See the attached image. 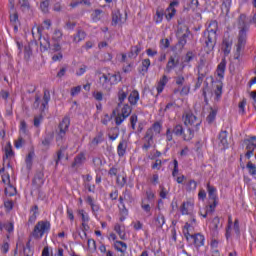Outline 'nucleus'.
<instances>
[{
    "label": "nucleus",
    "instance_id": "nucleus-1",
    "mask_svg": "<svg viewBox=\"0 0 256 256\" xmlns=\"http://www.w3.org/2000/svg\"><path fill=\"white\" fill-rule=\"evenodd\" d=\"M238 27L240 29L238 36V43L236 46V52L234 53V59L239 60L241 57V51L245 49L247 45V32L249 31V23H247V15L241 14L238 18Z\"/></svg>",
    "mask_w": 256,
    "mask_h": 256
},
{
    "label": "nucleus",
    "instance_id": "nucleus-2",
    "mask_svg": "<svg viewBox=\"0 0 256 256\" xmlns=\"http://www.w3.org/2000/svg\"><path fill=\"white\" fill-rule=\"evenodd\" d=\"M217 31H219V24L217 20H212L203 33L204 48L207 53H211L217 45Z\"/></svg>",
    "mask_w": 256,
    "mask_h": 256
},
{
    "label": "nucleus",
    "instance_id": "nucleus-3",
    "mask_svg": "<svg viewBox=\"0 0 256 256\" xmlns=\"http://www.w3.org/2000/svg\"><path fill=\"white\" fill-rule=\"evenodd\" d=\"M184 125L187 126V133L184 134L185 141H191L195 137V132L199 131V126L201 125V120L197 118L192 112H187L183 115Z\"/></svg>",
    "mask_w": 256,
    "mask_h": 256
},
{
    "label": "nucleus",
    "instance_id": "nucleus-4",
    "mask_svg": "<svg viewBox=\"0 0 256 256\" xmlns=\"http://www.w3.org/2000/svg\"><path fill=\"white\" fill-rule=\"evenodd\" d=\"M161 129H163L161 122H155L152 127L146 131L145 136L143 137L144 144L142 149L149 151V148L153 145V137H155V135H159L161 133Z\"/></svg>",
    "mask_w": 256,
    "mask_h": 256
},
{
    "label": "nucleus",
    "instance_id": "nucleus-5",
    "mask_svg": "<svg viewBox=\"0 0 256 256\" xmlns=\"http://www.w3.org/2000/svg\"><path fill=\"white\" fill-rule=\"evenodd\" d=\"M69 125H71V120L69 117H64L58 126L59 132L56 137L58 145L63 143V139H65V135H67V131H69Z\"/></svg>",
    "mask_w": 256,
    "mask_h": 256
},
{
    "label": "nucleus",
    "instance_id": "nucleus-6",
    "mask_svg": "<svg viewBox=\"0 0 256 256\" xmlns=\"http://www.w3.org/2000/svg\"><path fill=\"white\" fill-rule=\"evenodd\" d=\"M51 229L50 221H39L34 227L33 237L39 238L43 237L47 231Z\"/></svg>",
    "mask_w": 256,
    "mask_h": 256
},
{
    "label": "nucleus",
    "instance_id": "nucleus-7",
    "mask_svg": "<svg viewBox=\"0 0 256 256\" xmlns=\"http://www.w3.org/2000/svg\"><path fill=\"white\" fill-rule=\"evenodd\" d=\"M244 145L246 149L245 157L246 159H251L255 153L256 149V136H250L244 139Z\"/></svg>",
    "mask_w": 256,
    "mask_h": 256
},
{
    "label": "nucleus",
    "instance_id": "nucleus-8",
    "mask_svg": "<svg viewBox=\"0 0 256 256\" xmlns=\"http://www.w3.org/2000/svg\"><path fill=\"white\" fill-rule=\"evenodd\" d=\"M190 33L189 27L187 26L178 28L177 36L180 37L178 43L181 47H185V45H187V37H189Z\"/></svg>",
    "mask_w": 256,
    "mask_h": 256
},
{
    "label": "nucleus",
    "instance_id": "nucleus-9",
    "mask_svg": "<svg viewBox=\"0 0 256 256\" xmlns=\"http://www.w3.org/2000/svg\"><path fill=\"white\" fill-rule=\"evenodd\" d=\"M99 83L104 91H111V87H113V82H111V73L102 74L99 78Z\"/></svg>",
    "mask_w": 256,
    "mask_h": 256
},
{
    "label": "nucleus",
    "instance_id": "nucleus-10",
    "mask_svg": "<svg viewBox=\"0 0 256 256\" xmlns=\"http://www.w3.org/2000/svg\"><path fill=\"white\" fill-rule=\"evenodd\" d=\"M180 57L179 54L175 53L169 57V60L166 65V73H171L177 65H179Z\"/></svg>",
    "mask_w": 256,
    "mask_h": 256
},
{
    "label": "nucleus",
    "instance_id": "nucleus-11",
    "mask_svg": "<svg viewBox=\"0 0 256 256\" xmlns=\"http://www.w3.org/2000/svg\"><path fill=\"white\" fill-rule=\"evenodd\" d=\"M177 5H179V1L177 0L172 1L169 4L168 8L166 9L167 21H171L175 17V14L177 13V10L175 9V7H177Z\"/></svg>",
    "mask_w": 256,
    "mask_h": 256
},
{
    "label": "nucleus",
    "instance_id": "nucleus-12",
    "mask_svg": "<svg viewBox=\"0 0 256 256\" xmlns=\"http://www.w3.org/2000/svg\"><path fill=\"white\" fill-rule=\"evenodd\" d=\"M227 130H222L219 135H218V140H219V147L222 149H228L229 148V142L227 141Z\"/></svg>",
    "mask_w": 256,
    "mask_h": 256
},
{
    "label": "nucleus",
    "instance_id": "nucleus-13",
    "mask_svg": "<svg viewBox=\"0 0 256 256\" xmlns=\"http://www.w3.org/2000/svg\"><path fill=\"white\" fill-rule=\"evenodd\" d=\"M233 45V40L229 37H224L222 40V51L224 55H229L231 53V47Z\"/></svg>",
    "mask_w": 256,
    "mask_h": 256
},
{
    "label": "nucleus",
    "instance_id": "nucleus-14",
    "mask_svg": "<svg viewBox=\"0 0 256 256\" xmlns=\"http://www.w3.org/2000/svg\"><path fill=\"white\" fill-rule=\"evenodd\" d=\"M43 177H45V174H43L42 171L36 172L34 179L32 180V185H34L36 187V189H39V187H41V185H43V183H44Z\"/></svg>",
    "mask_w": 256,
    "mask_h": 256
},
{
    "label": "nucleus",
    "instance_id": "nucleus-15",
    "mask_svg": "<svg viewBox=\"0 0 256 256\" xmlns=\"http://www.w3.org/2000/svg\"><path fill=\"white\" fill-rule=\"evenodd\" d=\"M190 237L194 240L195 247H203V245H205V236L201 233L191 235Z\"/></svg>",
    "mask_w": 256,
    "mask_h": 256
},
{
    "label": "nucleus",
    "instance_id": "nucleus-16",
    "mask_svg": "<svg viewBox=\"0 0 256 256\" xmlns=\"http://www.w3.org/2000/svg\"><path fill=\"white\" fill-rule=\"evenodd\" d=\"M40 41V51L45 53V51H49L51 49V42H49V38L47 37H39Z\"/></svg>",
    "mask_w": 256,
    "mask_h": 256
},
{
    "label": "nucleus",
    "instance_id": "nucleus-17",
    "mask_svg": "<svg viewBox=\"0 0 256 256\" xmlns=\"http://www.w3.org/2000/svg\"><path fill=\"white\" fill-rule=\"evenodd\" d=\"M163 17H167V10L165 11L163 8L158 7L156 9V15L154 16L155 23H162Z\"/></svg>",
    "mask_w": 256,
    "mask_h": 256
},
{
    "label": "nucleus",
    "instance_id": "nucleus-18",
    "mask_svg": "<svg viewBox=\"0 0 256 256\" xmlns=\"http://www.w3.org/2000/svg\"><path fill=\"white\" fill-rule=\"evenodd\" d=\"M10 7L12 9V13L10 14L11 23L17 24L19 22V14L15 11V4L13 0H10Z\"/></svg>",
    "mask_w": 256,
    "mask_h": 256
},
{
    "label": "nucleus",
    "instance_id": "nucleus-19",
    "mask_svg": "<svg viewBox=\"0 0 256 256\" xmlns=\"http://www.w3.org/2000/svg\"><path fill=\"white\" fill-rule=\"evenodd\" d=\"M182 215H189L191 211H193V203L191 202H184L180 208Z\"/></svg>",
    "mask_w": 256,
    "mask_h": 256
},
{
    "label": "nucleus",
    "instance_id": "nucleus-20",
    "mask_svg": "<svg viewBox=\"0 0 256 256\" xmlns=\"http://www.w3.org/2000/svg\"><path fill=\"white\" fill-rule=\"evenodd\" d=\"M128 91H127V86H124V88H120L118 91V106L123 103L127 99Z\"/></svg>",
    "mask_w": 256,
    "mask_h": 256
},
{
    "label": "nucleus",
    "instance_id": "nucleus-21",
    "mask_svg": "<svg viewBox=\"0 0 256 256\" xmlns=\"http://www.w3.org/2000/svg\"><path fill=\"white\" fill-rule=\"evenodd\" d=\"M225 67H227V62L225 61V59H223L217 67V75L218 77H220V79H223L225 75Z\"/></svg>",
    "mask_w": 256,
    "mask_h": 256
},
{
    "label": "nucleus",
    "instance_id": "nucleus-22",
    "mask_svg": "<svg viewBox=\"0 0 256 256\" xmlns=\"http://www.w3.org/2000/svg\"><path fill=\"white\" fill-rule=\"evenodd\" d=\"M128 101L130 105H135L139 101V91L133 90L128 97Z\"/></svg>",
    "mask_w": 256,
    "mask_h": 256
},
{
    "label": "nucleus",
    "instance_id": "nucleus-23",
    "mask_svg": "<svg viewBox=\"0 0 256 256\" xmlns=\"http://www.w3.org/2000/svg\"><path fill=\"white\" fill-rule=\"evenodd\" d=\"M125 151H127V141L122 140L117 147L119 157H123V155H125Z\"/></svg>",
    "mask_w": 256,
    "mask_h": 256
},
{
    "label": "nucleus",
    "instance_id": "nucleus-24",
    "mask_svg": "<svg viewBox=\"0 0 256 256\" xmlns=\"http://www.w3.org/2000/svg\"><path fill=\"white\" fill-rule=\"evenodd\" d=\"M119 23H121V12H119V11L112 12V23H111V25L113 27H117V25H119Z\"/></svg>",
    "mask_w": 256,
    "mask_h": 256
},
{
    "label": "nucleus",
    "instance_id": "nucleus-25",
    "mask_svg": "<svg viewBox=\"0 0 256 256\" xmlns=\"http://www.w3.org/2000/svg\"><path fill=\"white\" fill-rule=\"evenodd\" d=\"M169 81V79H167V76L164 75L162 77V79H160V81L158 82L157 85V92L159 93H163V89H165V86L167 85V82Z\"/></svg>",
    "mask_w": 256,
    "mask_h": 256
},
{
    "label": "nucleus",
    "instance_id": "nucleus-26",
    "mask_svg": "<svg viewBox=\"0 0 256 256\" xmlns=\"http://www.w3.org/2000/svg\"><path fill=\"white\" fill-rule=\"evenodd\" d=\"M15 153L13 152V148L11 147V142H8V144L5 147V156L3 157V160L5 159H11Z\"/></svg>",
    "mask_w": 256,
    "mask_h": 256
},
{
    "label": "nucleus",
    "instance_id": "nucleus-27",
    "mask_svg": "<svg viewBox=\"0 0 256 256\" xmlns=\"http://www.w3.org/2000/svg\"><path fill=\"white\" fill-rule=\"evenodd\" d=\"M114 247L116 251H119L120 253H125V251H127V243L123 241H116Z\"/></svg>",
    "mask_w": 256,
    "mask_h": 256
},
{
    "label": "nucleus",
    "instance_id": "nucleus-28",
    "mask_svg": "<svg viewBox=\"0 0 256 256\" xmlns=\"http://www.w3.org/2000/svg\"><path fill=\"white\" fill-rule=\"evenodd\" d=\"M16 192L17 189L11 184L4 187V193L6 197H13V195H15Z\"/></svg>",
    "mask_w": 256,
    "mask_h": 256
},
{
    "label": "nucleus",
    "instance_id": "nucleus-29",
    "mask_svg": "<svg viewBox=\"0 0 256 256\" xmlns=\"http://www.w3.org/2000/svg\"><path fill=\"white\" fill-rule=\"evenodd\" d=\"M149 67H151V60H149V58H146L142 61V69L139 71V73L145 75V73L149 71Z\"/></svg>",
    "mask_w": 256,
    "mask_h": 256
},
{
    "label": "nucleus",
    "instance_id": "nucleus-30",
    "mask_svg": "<svg viewBox=\"0 0 256 256\" xmlns=\"http://www.w3.org/2000/svg\"><path fill=\"white\" fill-rule=\"evenodd\" d=\"M207 191L209 199H217V189L214 186H211L210 183L207 184Z\"/></svg>",
    "mask_w": 256,
    "mask_h": 256
},
{
    "label": "nucleus",
    "instance_id": "nucleus-31",
    "mask_svg": "<svg viewBox=\"0 0 256 256\" xmlns=\"http://www.w3.org/2000/svg\"><path fill=\"white\" fill-rule=\"evenodd\" d=\"M49 101H51V93L49 92V90H44L43 102L41 107L45 109L47 105H49Z\"/></svg>",
    "mask_w": 256,
    "mask_h": 256
},
{
    "label": "nucleus",
    "instance_id": "nucleus-32",
    "mask_svg": "<svg viewBox=\"0 0 256 256\" xmlns=\"http://www.w3.org/2000/svg\"><path fill=\"white\" fill-rule=\"evenodd\" d=\"M205 78V74L201 73V66H198V78L195 84V89H199L203 84V79Z\"/></svg>",
    "mask_w": 256,
    "mask_h": 256
},
{
    "label": "nucleus",
    "instance_id": "nucleus-33",
    "mask_svg": "<svg viewBox=\"0 0 256 256\" xmlns=\"http://www.w3.org/2000/svg\"><path fill=\"white\" fill-rule=\"evenodd\" d=\"M172 133H174V135H176L177 137H181V135L185 136L183 125L177 124L176 126H174Z\"/></svg>",
    "mask_w": 256,
    "mask_h": 256
},
{
    "label": "nucleus",
    "instance_id": "nucleus-34",
    "mask_svg": "<svg viewBox=\"0 0 256 256\" xmlns=\"http://www.w3.org/2000/svg\"><path fill=\"white\" fill-rule=\"evenodd\" d=\"M216 117H217V109L210 108V112L206 118V121L211 124L213 123V121H215Z\"/></svg>",
    "mask_w": 256,
    "mask_h": 256
},
{
    "label": "nucleus",
    "instance_id": "nucleus-35",
    "mask_svg": "<svg viewBox=\"0 0 256 256\" xmlns=\"http://www.w3.org/2000/svg\"><path fill=\"white\" fill-rule=\"evenodd\" d=\"M86 35H87V34L85 33V31L79 29V30L77 31V34L74 36V41H75L76 43H79L80 41H83V39H85Z\"/></svg>",
    "mask_w": 256,
    "mask_h": 256
},
{
    "label": "nucleus",
    "instance_id": "nucleus-36",
    "mask_svg": "<svg viewBox=\"0 0 256 256\" xmlns=\"http://www.w3.org/2000/svg\"><path fill=\"white\" fill-rule=\"evenodd\" d=\"M83 161H85V154L80 153L75 157L74 162L72 163V167H76V165H81Z\"/></svg>",
    "mask_w": 256,
    "mask_h": 256
},
{
    "label": "nucleus",
    "instance_id": "nucleus-37",
    "mask_svg": "<svg viewBox=\"0 0 256 256\" xmlns=\"http://www.w3.org/2000/svg\"><path fill=\"white\" fill-rule=\"evenodd\" d=\"M51 141H53V133H48L42 140V145L44 147H49V145H51Z\"/></svg>",
    "mask_w": 256,
    "mask_h": 256
},
{
    "label": "nucleus",
    "instance_id": "nucleus-38",
    "mask_svg": "<svg viewBox=\"0 0 256 256\" xmlns=\"http://www.w3.org/2000/svg\"><path fill=\"white\" fill-rule=\"evenodd\" d=\"M215 95H216L217 101H219V99H221V95H223V83L219 82V84H217Z\"/></svg>",
    "mask_w": 256,
    "mask_h": 256
},
{
    "label": "nucleus",
    "instance_id": "nucleus-39",
    "mask_svg": "<svg viewBox=\"0 0 256 256\" xmlns=\"http://www.w3.org/2000/svg\"><path fill=\"white\" fill-rule=\"evenodd\" d=\"M102 13H103V10H99V9L94 10L92 14V21H94V23H97V21H101Z\"/></svg>",
    "mask_w": 256,
    "mask_h": 256
},
{
    "label": "nucleus",
    "instance_id": "nucleus-40",
    "mask_svg": "<svg viewBox=\"0 0 256 256\" xmlns=\"http://www.w3.org/2000/svg\"><path fill=\"white\" fill-rule=\"evenodd\" d=\"M103 135H104L103 131H99L96 134V137L92 140V143H95V145H99V143H103L104 141Z\"/></svg>",
    "mask_w": 256,
    "mask_h": 256
},
{
    "label": "nucleus",
    "instance_id": "nucleus-41",
    "mask_svg": "<svg viewBox=\"0 0 256 256\" xmlns=\"http://www.w3.org/2000/svg\"><path fill=\"white\" fill-rule=\"evenodd\" d=\"M112 85H117L121 81V73L110 74Z\"/></svg>",
    "mask_w": 256,
    "mask_h": 256
},
{
    "label": "nucleus",
    "instance_id": "nucleus-42",
    "mask_svg": "<svg viewBox=\"0 0 256 256\" xmlns=\"http://www.w3.org/2000/svg\"><path fill=\"white\" fill-rule=\"evenodd\" d=\"M246 168L248 169L250 175H256V165L253 164V162L249 161L246 165Z\"/></svg>",
    "mask_w": 256,
    "mask_h": 256
},
{
    "label": "nucleus",
    "instance_id": "nucleus-43",
    "mask_svg": "<svg viewBox=\"0 0 256 256\" xmlns=\"http://www.w3.org/2000/svg\"><path fill=\"white\" fill-rule=\"evenodd\" d=\"M141 53V45H136L132 47L129 57H137Z\"/></svg>",
    "mask_w": 256,
    "mask_h": 256
},
{
    "label": "nucleus",
    "instance_id": "nucleus-44",
    "mask_svg": "<svg viewBox=\"0 0 256 256\" xmlns=\"http://www.w3.org/2000/svg\"><path fill=\"white\" fill-rule=\"evenodd\" d=\"M63 151H67V146H61L60 149L57 151V158H56V165H59V162L61 161Z\"/></svg>",
    "mask_w": 256,
    "mask_h": 256
},
{
    "label": "nucleus",
    "instance_id": "nucleus-45",
    "mask_svg": "<svg viewBox=\"0 0 256 256\" xmlns=\"http://www.w3.org/2000/svg\"><path fill=\"white\" fill-rule=\"evenodd\" d=\"M42 13H49V0H44L40 3Z\"/></svg>",
    "mask_w": 256,
    "mask_h": 256
},
{
    "label": "nucleus",
    "instance_id": "nucleus-46",
    "mask_svg": "<svg viewBox=\"0 0 256 256\" xmlns=\"http://www.w3.org/2000/svg\"><path fill=\"white\" fill-rule=\"evenodd\" d=\"M189 229H191V224H189V222H186L184 225L183 234H184V237L187 239V241H189V237H191V234L189 233Z\"/></svg>",
    "mask_w": 256,
    "mask_h": 256
},
{
    "label": "nucleus",
    "instance_id": "nucleus-47",
    "mask_svg": "<svg viewBox=\"0 0 256 256\" xmlns=\"http://www.w3.org/2000/svg\"><path fill=\"white\" fill-rule=\"evenodd\" d=\"M114 231L119 235L120 239L125 241V233L121 231V225L116 224L114 227Z\"/></svg>",
    "mask_w": 256,
    "mask_h": 256
},
{
    "label": "nucleus",
    "instance_id": "nucleus-48",
    "mask_svg": "<svg viewBox=\"0 0 256 256\" xmlns=\"http://www.w3.org/2000/svg\"><path fill=\"white\" fill-rule=\"evenodd\" d=\"M121 115H124L125 117L131 115V106H129V104L123 106Z\"/></svg>",
    "mask_w": 256,
    "mask_h": 256
},
{
    "label": "nucleus",
    "instance_id": "nucleus-49",
    "mask_svg": "<svg viewBox=\"0 0 256 256\" xmlns=\"http://www.w3.org/2000/svg\"><path fill=\"white\" fill-rule=\"evenodd\" d=\"M247 105V100L246 99H243L239 104H238V107H239V113L241 115H245V106Z\"/></svg>",
    "mask_w": 256,
    "mask_h": 256
},
{
    "label": "nucleus",
    "instance_id": "nucleus-50",
    "mask_svg": "<svg viewBox=\"0 0 256 256\" xmlns=\"http://www.w3.org/2000/svg\"><path fill=\"white\" fill-rule=\"evenodd\" d=\"M197 189V182L195 180H190L187 184V191H195Z\"/></svg>",
    "mask_w": 256,
    "mask_h": 256
},
{
    "label": "nucleus",
    "instance_id": "nucleus-51",
    "mask_svg": "<svg viewBox=\"0 0 256 256\" xmlns=\"http://www.w3.org/2000/svg\"><path fill=\"white\" fill-rule=\"evenodd\" d=\"M156 221L158 222L157 227H163V225H165V216H163V214H159Z\"/></svg>",
    "mask_w": 256,
    "mask_h": 256
},
{
    "label": "nucleus",
    "instance_id": "nucleus-52",
    "mask_svg": "<svg viewBox=\"0 0 256 256\" xmlns=\"http://www.w3.org/2000/svg\"><path fill=\"white\" fill-rule=\"evenodd\" d=\"M31 242L28 241L26 244V248L24 249V256H33V251H31Z\"/></svg>",
    "mask_w": 256,
    "mask_h": 256
},
{
    "label": "nucleus",
    "instance_id": "nucleus-53",
    "mask_svg": "<svg viewBox=\"0 0 256 256\" xmlns=\"http://www.w3.org/2000/svg\"><path fill=\"white\" fill-rule=\"evenodd\" d=\"M141 207L145 213H147L148 217H151V206L149 204H145V202H142Z\"/></svg>",
    "mask_w": 256,
    "mask_h": 256
},
{
    "label": "nucleus",
    "instance_id": "nucleus-54",
    "mask_svg": "<svg viewBox=\"0 0 256 256\" xmlns=\"http://www.w3.org/2000/svg\"><path fill=\"white\" fill-rule=\"evenodd\" d=\"M173 164H174V169L172 171V175L174 177H177V175L179 174V162L177 161V159H174Z\"/></svg>",
    "mask_w": 256,
    "mask_h": 256
},
{
    "label": "nucleus",
    "instance_id": "nucleus-55",
    "mask_svg": "<svg viewBox=\"0 0 256 256\" xmlns=\"http://www.w3.org/2000/svg\"><path fill=\"white\" fill-rule=\"evenodd\" d=\"M20 132L23 134V135H27V122H25V120H22L20 122Z\"/></svg>",
    "mask_w": 256,
    "mask_h": 256
},
{
    "label": "nucleus",
    "instance_id": "nucleus-56",
    "mask_svg": "<svg viewBox=\"0 0 256 256\" xmlns=\"http://www.w3.org/2000/svg\"><path fill=\"white\" fill-rule=\"evenodd\" d=\"M125 119H127V116H124L123 114H118L115 118L116 125H121V123H123Z\"/></svg>",
    "mask_w": 256,
    "mask_h": 256
},
{
    "label": "nucleus",
    "instance_id": "nucleus-57",
    "mask_svg": "<svg viewBox=\"0 0 256 256\" xmlns=\"http://www.w3.org/2000/svg\"><path fill=\"white\" fill-rule=\"evenodd\" d=\"M108 137L111 141H115V139H117V137H119V132L116 131L115 129H112L111 133L108 134Z\"/></svg>",
    "mask_w": 256,
    "mask_h": 256
},
{
    "label": "nucleus",
    "instance_id": "nucleus-58",
    "mask_svg": "<svg viewBox=\"0 0 256 256\" xmlns=\"http://www.w3.org/2000/svg\"><path fill=\"white\" fill-rule=\"evenodd\" d=\"M4 207L6 211H11L13 209V200H5Z\"/></svg>",
    "mask_w": 256,
    "mask_h": 256
},
{
    "label": "nucleus",
    "instance_id": "nucleus-59",
    "mask_svg": "<svg viewBox=\"0 0 256 256\" xmlns=\"http://www.w3.org/2000/svg\"><path fill=\"white\" fill-rule=\"evenodd\" d=\"M49 49H50L51 53H57V52L61 51V44L55 43Z\"/></svg>",
    "mask_w": 256,
    "mask_h": 256
},
{
    "label": "nucleus",
    "instance_id": "nucleus-60",
    "mask_svg": "<svg viewBox=\"0 0 256 256\" xmlns=\"http://www.w3.org/2000/svg\"><path fill=\"white\" fill-rule=\"evenodd\" d=\"M3 228L9 233H13V222L3 224Z\"/></svg>",
    "mask_w": 256,
    "mask_h": 256
},
{
    "label": "nucleus",
    "instance_id": "nucleus-61",
    "mask_svg": "<svg viewBox=\"0 0 256 256\" xmlns=\"http://www.w3.org/2000/svg\"><path fill=\"white\" fill-rule=\"evenodd\" d=\"M79 93H81V86H76L71 89L72 97H75V95H79Z\"/></svg>",
    "mask_w": 256,
    "mask_h": 256
},
{
    "label": "nucleus",
    "instance_id": "nucleus-62",
    "mask_svg": "<svg viewBox=\"0 0 256 256\" xmlns=\"http://www.w3.org/2000/svg\"><path fill=\"white\" fill-rule=\"evenodd\" d=\"M61 37H63V32H61V30H59V29H56L55 31H54V39L56 40V41H59V39H61Z\"/></svg>",
    "mask_w": 256,
    "mask_h": 256
},
{
    "label": "nucleus",
    "instance_id": "nucleus-63",
    "mask_svg": "<svg viewBox=\"0 0 256 256\" xmlns=\"http://www.w3.org/2000/svg\"><path fill=\"white\" fill-rule=\"evenodd\" d=\"M19 3L23 10L29 9V0H20Z\"/></svg>",
    "mask_w": 256,
    "mask_h": 256
},
{
    "label": "nucleus",
    "instance_id": "nucleus-64",
    "mask_svg": "<svg viewBox=\"0 0 256 256\" xmlns=\"http://www.w3.org/2000/svg\"><path fill=\"white\" fill-rule=\"evenodd\" d=\"M88 248L89 249H97V244L93 239H88Z\"/></svg>",
    "mask_w": 256,
    "mask_h": 256
}]
</instances>
